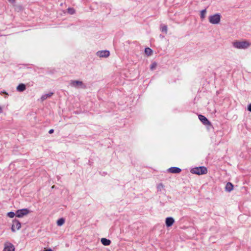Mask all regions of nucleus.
<instances>
[{
  "instance_id": "obj_1",
  "label": "nucleus",
  "mask_w": 251,
  "mask_h": 251,
  "mask_svg": "<svg viewBox=\"0 0 251 251\" xmlns=\"http://www.w3.org/2000/svg\"><path fill=\"white\" fill-rule=\"evenodd\" d=\"M251 44L246 41H236L233 43V46L234 48L239 49H247Z\"/></svg>"
},
{
  "instance_id": "obj_2",
  "label": "nucleus",
  "mask_w": 251,
  "mask_h": 251,
  "mask_svg": "<svg viewBox=\"0 0 251 251\" xmlns=\"http://www.w3.org/2000/svg\"><path fill=\"white\" fill-rule=\"evenodd\" d=\"M190 172L193 174L201 175L206 174L207 173V170L205 167L201 166L192 168Z\"/></svg>"
},
{
  "instance_id": "obj_3",
  "label": "nucleus",
  "mask_w": 251,
  "mask_h": 251,
  "mask_svg": "<svg viewBox=\"0 0 251 251\" xmlns=\"http://www.w3.org/2000/svg\"><path fill=\"white\" fill-rule=\"evenodd\" d=\"M221 15L219 13H216L209 16V22L213 25H217L220 23Z\"/></svg>"
},
{
  "instance_id": "obj_4",
  "label": "nucleus",
  "mask_w": 251,
  "mask_h": 251,
  "mask_svg": "<svg viewBox=\"0 0 251 251\" xmlns=\"http://www.w3.org/2000/svg\"><path fill=\"white\" fill-rule=\"evenodd\" d=\"M70 84L71 86L76 88L85 89L86 88V85L83 83V82L79 80H71L70 81Z\"/></svg>"
},
{
  "instance_id": "obj_5",
  "label": "nucleus",
  "mask_w": 251,
  "mask_h": 251,
  "mask_svg": "<svg viewBox=\"0 0 251 251\" xmlns=\"http://www.w3.org/2000/svg\"><path fill=\"white\" fill-rule=\"evenodd\" d=\"M21 227V223L16 219L13 220V224L11 227V230L12 232H15L16 230H19Z\"/></svg>"
},
{
  "instance_id": "obj_6",
  "label": "nucleus",
  "mask_w": 251,
  "mask_h": 251,
  "mask_svg": "<svg viewBox=\"0 0 251 251\" xmlns=\"http://www.w3.org/2000/svg\"><path fill=\"white\" fill-rule=\"evenodd\" d=\"M29 213V210L26 208L19 209L16 212V216L19 218L23 217Z\"/></svg>"
},
{
  "instance_id": "obj_7",
  "label": "nucleus",
  "mask_w": 251,
  "mask_h": 251,
  "mask_svg": "<svg viewBox=\"0 0 251 251\" xmlns=\"http://www.w3.org/2000/svg\"><path fill=\"white\" fill-rule=\"evenodd\" d=\"M15 248L13 244L9 242H6L4 244L3 251H14Z\"/></svg>"
},
{
  "instance_id": "obj_8",
  "label": "nucleus",
  "mask_w": 251,
  "mask_h": 251,
  "mask_svg": "<svg viewBox=\"0 0 251 251\" xmlns=\"http://www.w3.org/2000/svg\"><path fill=\"white\" fill-rule=\"evenodd\" d=\"M96 54L97 56L100 57H107L109 56L110 52L108 50H105L98 51Z\"/></svg>"
},
{
  "instance_id": "obj_9",
  "label": "nucleus",
  "mask_w": 251,
  "mask_h": 251,
  "mask_svg": "<svg viewBox=\"0 0 251 251\" xmlns=\"http://www.w3.org/2000/svg\"><path fill=\"white\" fill-rule=\"evenodd\" d=\"M199 119L204 125L211 126V123L204 116L199 115Z\"/></svg>"
},
{
  "instance_id": "obj_10",
  "label": "nucleus",
  "mask_w": 251,
  "mask_h": 251,
  "mask_svg": "<svg viewBox=\"0 0 251 251\" xmlns=\"http://www.w3.org/2000/svg\"><path fill=\"white\" fill-rule=\"evenodd\" d=\"M168 171L173 174H178L181 171V169L176 167H172L168 169Z\"/></svg>"
},
{
  "instance_id": "obj_11",
  "label": "nucleus",
  "mask_w": 251,
  "mask_h": 251,
  "mask_svg": "<svg viewBox=\"0 0 251 251\" xmlns=\"http://www.w3.org/2000/svg\"><path fill=\"white\" fill-rule=\"evenodd\" d=\"M175 220L171 217H167L165 220V224L167 227L171 226L174 223Z\"/></svg>"
},
{
  "instance_id": "obj_12",
  "label": "nucleus",
  "mask_w": 251,
  "mask_h": 251,
  "mask_svg": "<svg viewBox=\"0 0 251 251\" xmlns=\"http://www.w3.org/2000/svg\"><path fill=\"white\" fill-rule=\"evenodd\" d=\"M16 89L18 92H23L26 89V86L24 83H20L17 86Z\"/></svg>"
},
{
  "instance_id": "obj_13",
  "label": "nucleus",
  "mask_w": 251,
  "mask_h": 251,
  "mask_svg": "<svg viewBox=\"0 0 251 251\" xmlns=\"http://www.w3.org/2000/svg\"><path fill=\"white\" fill-rule=\"evenodd\" d=\"M233 189V185L231 182H227L225 187V190L230 192Z\"/></svg>"
},
{
  "instance_id": "obj_14",
  "label": "nucleus",
  "mask_w": 251,
  "mask_h": 251,
  "mask_svg": "<svg viewBox=\"0 0 251 251\" xmlns=\"http://www.w3.org/2000/svg\"><path fill=\"white\" fill-rule=\"evenodd\" d=\"M100 241L104 246H109L111 244V241L105 238H101Z\"/></svg>"
},
{
  "instance_id": "obj_15",
  "label": "nucleus",
  "mask_w": 251,
  "mask_h": 251,
  "mask_svg": "<svg viewBox=\"0 0 251 251\" xmlns=\"http://www.w3.org/2000/svg\"><path fill=\"white\" fill-rule=\"evenodd\" d=\"M53 93L52 92H50L48 94H45V95H43L41 98V100L42 101H44V100L47 99L48 98L50 97L53 95Z\"/></svg>"
},
{
  "instance_id": "obj_16",
  "label": "nucleus",
  "mask_w": 251,
  "mask_h": 251,
  "mask_svg": "<svg viewBox=\"0 0 251 251\" xmlns=\"http://www.w3.org/2000/svg\"><path fill=\"white\" fill-rule=\"evenodd\" d=\"M65 223V220L64 218H60L57 221V225L58 226H62Z\"/></svg>"
},
{
  "instance_id": "obj_17",
  "label": "nucleus",
  "mask_w": 251,
  "mask_h": 251,
  "mask_svg": "<svg viewBox=\"0 0 251 251\" xmlns=\"http://www.w3.org/2000/svg\"><path fill=\"white\" fill-rule=\"evenodd\" d=\"M145 52L147 55L149 56L152 54V50L149 48H146Z\"/></svg>"
},
{
  "instance_id": "obj_18",
  "label": "nucleus",
  "mask_w": 251,
  "mask_h": 251,
  "mask_svg": "<svg viewBox=\"0 0 251 251\" xmlns=\"http://www.w3.org/2000/svg\"><path fill=\"white\" fill-rule=\"evenodd\" d=\"M206 9H203L201 12V18L203 19L205 18V15L206 14Z\"/></svg>"
},
{
  "instance_id": "obj_19",
  "label": "nucleus",
  "mask_w": 251,
  "mask_h": 251,
  "mask_svg": "<svg viewBox=\"0 0 251 251\" xmlns=\"http://www.w3.org/2000/svg\"><path fill=\"white\" fill-rule=\"evenodd\" d=\"M67 11L70 14H74L75 13V10L73 8L69 7L67 9Z\"/></svg>"
},
{
  "instance_id": "obj_20",
  "label": "nucleus",
  "mask_w": 251,
  "mask_h": 251,
  "mask_svg": "<svg viewBox=\"0 0 251 251\" xmlns=\"http://www.w3.org/2000/svg\"><path fill=\"white\" fill-rule=\"evenodd\" d=\"M7 216L9 218H13L15 216H16V213H14L13 212H9L7 213Z\"/></svg>"
},
{
  "instance_id": "obj_21",
  "label": "nucleus",
  "mask_w": 251,
  "mask_h": 251,
  "mask_svg": "<svg viewBox=\"0 0 251 251\" xmlns=\"http://www.w3.org/2000/svg\"><path fill=\"white\" fill-rule=\"evenodd\" d=\"M161 31L162 32H165V33H167V25H163L161 27Z\"/></svg>"
},
{
  "instance_id": "obj_22",
  "label": "nucleus",
  "mask_w": 251,
  "mask_h": 251,
  "mask_svg": "<svg viewBox=\"0 0 251 251\" xmlns=\"http://www.w3.org/2000/svg\"><path fill=\"white\" fill-rule=\"evenodd\" d=\"M157 66V63L156 62H153L150 66V69L151 70H154Z\"/></svg>"
},
{
  "instance_id": "obj_23",
  "label": "nucleus",
  "mask_w": 251,
  "mask_h": 251,
  "mask_svg": "<svg viewBox=\"0 0 251 251\" xmlns=\"http://www.w3.org/2000/svg\"><path fill=\"white\" fill-rule=\"evenodd\" d=\"M14 6H15V9L16 10L20 11L22 9V6H21V5H14Z\"/></svg>"
},
{
  "instance_id": "obj_24",
  "label": "nucleus",
  "mask_w": 251,
  "mask_h": 251,
  "mask_svg": "<svg viewBox=\"0 0 251 251\" xmlns=\"http://www.w3.org/2000/svg\"><path fill=\"white\" fill-rule=\"evenodd\" d=\"M164 186L162 183H160L157 185V189L158 191H161V189L163 188Z\"/></svg>"
},
{
  "instance_id": "obj_25",
  "label": "nucleus",
  "mask_w": 251,
  "mask_h": 251,
  "mask_svg": "<svg viewBox=\"0 0 251 251\" xmlns=\"http://www.w3.org/2000/svg\"><path fill=\"white\" fill-rule=\"evenodd\" d=\"M0 94H3L5 95L6 96L4 97L5 98H7L8 96V94L5 91L0 92Z\"/></svg>"
},
{
  "instance_id": "obj_26",
  "label": "nucleus",
  "mask_w": 251,
  "mask_h": 251,
  "mask_svg": "<svg viewBox=\"0 0 251 251\" xmlns=\"http://www.w3.org/2000/svg\"><path fill=\"white\" fill-rule=\"evenodd\" d=\"M248 110L251 112V103H250L248 106Z\"/></svg>"
},
{
  "instance_id": "obj_27",
  "label": "nucleus",
  "mask_w": 251,
  "mask_h": 251,
  "mask_svg": "<svg viewBox=\"0 0 251 251\" xmlns=\"http://www.w3.org/2000/svg\"><path fill=\"white\" fill-rule=\"evenodd\" d=\"M8 1L12 4L15 3V0H8Z\"/></svg>"
},
{
  "instance_id": "obj_28",
  "label": "nucleus",
  "mask_w": 251,
  "mask_h": 251,
  "mask_svg": "<svg viewBox=\"0 0 251 251\" xmlns=\"http://www.w3.org/2000/svg\"><path fill=\"white\" fill-rule=\"evenodd\" d=\"M53 132H54V130H53V129H50V130H49V133L50 134H52V133H53Z\"/></svg>"
},
{
  "instance_id": "obj_29",
  "label": "nucleus",
  "mask_w": 251,
  "mask_h": 251,
  "mask_svg": "<svg viewBox=\"0 0 251 251\" xmlns=\"http://www.w3.org/2000/svg\"><path fill=\"white\" fill-rule=\"evenodd\" d=\"M43 251H52V250L50 249H49L45 250Z\"/></svg>"
},
{
  "instance_id": "obj_30",
  "label": "nucleus",
  "mask_w": 251,
  "mask_h": 251,
  "mask_svg": "<svg viewBox=\"0 0 251 251\" xmlns=\"http://www.w3.org/2000/svg\"><path fill=\"white\" fill-rule=\"evenodd\" d=\"M3 111L2 108L0 106V113H2Z\"/></svg>"
}]
</instances>
